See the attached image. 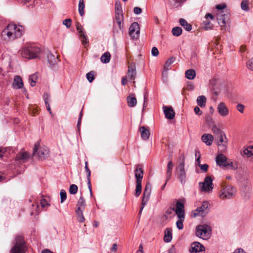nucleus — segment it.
I'll list each match as a JSON object with an SVG mask.
<instances>
[{
	"instance_id": "obj_62",
	"label": "nucleus",
	"mask_w": 253,
	"mask_h": 253,
	"mask_svg": "<svg viewBox=\"0 0 253 253\" xmlns=\"http://www.w3.org/2000/svg\"><path fill=\"white\" fill-rule=\"evenodd\" d=\"M133 12L135 14L138 15L142 13V9L139 7H135L133 9Z\"/></svg>"
},
{
	"instance_id": "obj_35",
	"label": "nucleus",
	"mask_w": 253,
	"mask_h": 253,
	"mask_svg": "<svg viewBox=\"0 0 253 253\" xmlns=\"http://www.w3.org/2000/svg\"><path fill=\"white\" fill-rule=\"evenodd\" d=\"M110 53L109 52H106L101 56L100 60L103 63H108L110 60Z\"/></svg>"
},
{
	"instance_id": "obj_42",
	"label": "nucleus",
	"mask_w": 253,
	"mask_h": 253,
	"mask_svg": "<svg viewBox=\"0 0 253 253\" xmlns=\"http://www.w3.org/2000/svg\"><path fill=\"white\" fill-rule=\"evenodd\" d=\"M171 32L173 36L178 37L182 34V30L179 27H175L172 28Z\"/></svg>"
},
{
	"instance_id": "obj_8",
	"label": "nucleus",
	"mask_w": 253,
	"mask_h": 253,
	"mask_svg": "<svg viewBox=\"0 0 253 253\" xmlns=\"http://www.w3.org/2000/svg\"><path fill=\"white\" fill-rule=\"evenodd\" d=\"M184 202L183 199L177 201L175 207H173L171 210L175 211L177 217L185 218Z\"/></svg>"
},
{
	"instance_id": "obj_61",
	"label": "nucleus",
	"mask_w": 253,
	"mask_h": 253,
	"mask_svg": "<svg viewBox=\"0 0 253 253\" xmlns=\"http://www.w3.org/2000/svg\"><path fill=\"white\" fill-rule=\"evenodd\" d=\"M236 108L238 111L240 113H243L244 112L245 106L243 104L240 103L238 104Z\"/></svg>"
},
{
	"instance_id": "obj_37",
	"label": "nucleus",
	"mask_w": 253,
	"mask_h": 253,
	"mask_svg": "<svg viewBox=\"0 0 253 253\" xmlns=\"http://www.w3.org/2000/svg\"><path fill=\"white\" fill-rule=\"evenodd\" d=\"M116 20L120 30H122L123 26H122V22L124 21L123 14H119L116 15Z\"/></svg>"
},
{
	"instance_id": "obj_51",
	"label": "nucleus",
	"mask_w": 253,
	"mask_h": 253,
	"mask_svg": "<svg viewBox=\"0 0 253 253\" xmlns=\"http://www.w3.org/2000/svg\"><path fill=\"white\" fill-rule=\"evenodd\" d=\"M86 79L89 83H91L94 80V73L93 72H90L86 75Z\"/></svg>"
},
{
	"instance_id": "obj_43",
	"label": "nucleus",
	"mask_w": 253,
	"mask_h": 253,
	"mask_svg": "<svg viewBox=\"0 0 253 253\" xmlns=\"http://www.w3.org/2000/svg\"><path fill=\"white\" fill-rule=\"evenodd\" d=\"M142 182H136L135 194V195L136 197H138L142 191Z\"/></svg>"
},
{
	"instance_id": "obj_26",
	"label": "nucleus",
	"mask_w": 253,
	"mask_h": 253,
	"mask_svg": "<svg viewBox=\"0 0 253 253\" xmlns=\"http://www.w3.org/2000/svg\"><path fill=\"white\" fill-rule=\"evenodd\" d=\"M172 239V230L170 228H167L165 231L164 240L166 243H169Z\"/></svg>"
},
{
	"instance_id": "obj_21",
	"label": "nucleus",
	"mask_w": 253,
	"mask_h": 253,
	"mask_svg": "<svg viewBox=\"0 0 253 253\" xmlns=\"http://www.w3.org/2000/svg\"><path fill=\"white\" fill-rule=\"evenodd\" d=\"M164 113L166 118L171 120L174 118L175 113L170 106H164Z\"/></svg>"
},
{
	"instance_id": "obj_48",
	"label": "nucleus",
	"mask_w": 253,
	"mask_h": 253,
	"mask_svg": "<svg viewBox=\"0 0 253 253\" xmlns=\"http://www.w3.org/2000/svg\"><path fill=\"white\" fill-rule=\"evenodd\" d=\"M249 1L247 0H243L241 3V7L242 10L244 11H248L249 7H248Z\"/></svg>"
},
{
	"instance_id": "obj_32",
	"label": "nucleus",
	"mask_w": 253,
	"mask_h": 253,
	"mask_svg": "<svg viewBox=\"0 0 253 253\" xmlns=\"http://www.w3.org/2000/svg\"><path fill=\"white\" fill-rule=\"evenodd\" d=\"M180 25L182 26L186 31H190L192 29L191 25L183 18H180L179 20Z\"/></svg>"
},
{
	"instance_id": "obj_18",
	"label": "nucleus",
	"mask_w": 253,
	"mask_h": 253,
	"mask_svg": "<svg viewBox=\"0 0 253 253\" xmlns=\"http://www.w3.org/2000/svg\"><path fill=\"white\" fill-rule=\"evenodd\" d=\"M217 110L222 117H225L229 114V110L223 102H220L217 106Z\"/></svg>"
},
{
	"instance_id": "obj_41",
	"label": "nucleus",
	"mask_w": 253,
	"mask_h": 253,
	"mask_svg": "<svg viewBox=\"0 0 253 253\" xmlns=\"http://www.w3.org/2000/svg\"><path fill=\"white\" fill-rule=\"evenodd\" d=\"M84 210H76V212L77 215V219L80 222H83L85 220V218L83 215Z\"/></svg>"
},
{
	"instance_id": "obj_19",
	"label": "nucleus",
	"mask_w": 253,
	"mask_h": 253,
	"mask_svg": "<svg viewBox=\"0 0 253 253\" xmlns=\"http://www.w3.org/2000/svg\"><path fill=\"white\" fill-rule=\"evenodd\" d=\"M186 0H168V4L172 9H178Z\"/></svg>"
},
{
	"instance_id": "obj_58",
	"label": "nucleus",
	"mask_w": 253,
	"mask_h": 253,
	"mask_svg": "<svg viewBox=\"0 0 253 253\" xmlns=\"http://www.w3.org/2000/svg\"><path fill=\"white\" fill-rule=\"evenodd\" d=\"M199 167L203 172H207L209 168V165L206 164L203 165L201 164Z\"/></svg>"
},
{
	"instance_id": "obj_54",
	"label": "nucleus",
	"mask_w": 253,
	"mask_h": 253,
	"mask_svg": "<svg viewBox=\"0 0 253 253\" xmlns=\"http://www.w3.org/2000/svg\"><path fill=\"white\" fill-rule=\"evenodd\" d=\"M72 20L71 19H66L63 21V24L66 26L67 28H69L71 26Z\"/></svg>"
},
{
	"instance_id": "obj_12",
	"label": "nucleus",
	"mask_w": 253,
	"mask_h": 253,
	"mask_svg": "<svg viewBox=\"0 0 253 253\" xmlns=\"http://www.w3.org/2000/svg\"><path fill=\"white\" fill-rule=\"evenodd\" d=\"M140 33L139 25L137 22L132 23L129 28V34L133 39H137Z\"/></svg>"
},
{
	"instance_id": "obj_16",
	"label": "nucleus",
	"mask_w": 253,
	"mask_h": 253,
	"mask_svg": "<svg viewBox=\"0 0 253 253\" xmlns=\"http://www.w3.org/2000/svg\"><path fill=\"white\" fill-rule=\"evenodd\" d=\"M12 86L15 89L23 88L24 91H26V89L23 87L24 84L22 79L19 76L14 77Z\"/></svg>"
},
{
	"instance_id": "obj_34",
	"label": "nucleus",
	"mask_w": 253,
	"mask_h": 253,
	"mask_svg": "<svg viewBox=\"0 0 253 253\" xmlns=\"http://www.w3.org/2000/svg\"><path fill=\"white\" fill-rule=\"evenodd\" d=\"M38 77L37 74H34L30 75L29 77V82L31 86H34L38 81Z\"/></svg>"
},
{
	"instance_id": "obj_13",
	"label": "nucleus",
	"mask_w": 253,
	"mask_h": 253,
	"mask_svg": "<svg viewBox=\"0 0 253 253\" xmlns=\"http://www.w3.org/2000/svg\"><path fill=\"white\" fill-rule=\"evenodd\" d=\"M219 138V141L217 143L218 146L221 152H224L226 150L228 144V140L225 133L223 132L217 136Z\"/></svg>"
},
{
	"instance_id": "obj_55",
	"label": "nucleus",
	"mask_w": 253,
	"mask_h": 253,
	"mask_svg": "<svg viewBox=\"0 0 253 253\" xmlns=\"http://www.w3.org/2000/svg\"><path fill=\"white\" fill-rule=\"evenodd\" d=\"M247 67L250 70L253 71V57L247 62Z\"/></svg>"
},
{
	"instance_id": "obj_50",
	"label": "nucleus",
	"mask_w": 253,
	"mask_h": 253,
	"mask_svg": "<svg viewBox=\"0 0 253 253\" xmlns=\"http://www.w3.org/2000/svg\"><path fill=\"white\" fill-rule=\"evenodd\" d=\"M81 41L83 45H86L88 43V41L87 39V36L85 34H84L80 36Z\"/></svg>"
},
{
	"instance_id": "obj_2",
	"label": "nucleus",
	"mask_w": 253,
	"mask_h": 253,
	"mask_svg": "<svg viewBox=\"0 0 253 253\" xmlns=\"http://www.w3.org/2000/svg\"><path fill=\"white\" fill-rule=\"evenodd\" d=\"M41 49L34 43L26 44L19 50L21 56L28 59L36 58L39 57Z\"/></svg>"
},
{
	"instance_id": "obj_29",
	"label": "nucleus",
	"mask_w": 253,
	"mask_h": 253,
	"mask_svg": "<svg viewBox=\"0 0 253 253\" xmlns=\"http://www.w3.org/2000/svg\"><path fill=\"white\" fill-rule=\"evenodd\" d=\"M173 167V164L172 161H169L167 165V170L166 172V178L167 180H169L171 177Z\"/></svg>"
},
{
	"instance_id": "obj_57",
	"label": "nucleus",
	"mask_w": 253,
	"mask_h": 253,
	"mask_svg": "<svg viewBox=\"0 0 253 253\" xmlns=\"http://www.w3.org/2000/svg\"><path fill=\"white\" fill-rule=\"evenodd\" d=\"M115 11H119L120 10L122 9L121 2L119 0L115 2Z\"/></svg>"
},
{
	"instance_id": "obj_22",
	"label": "nucleus",
	"mask_w": 253,
	"mask_h": 253,
	"mask_svg": "<svg viewBox=\"0 0 253 253\" xmlns=\"http://www.w3.org/2000/svg\"><path fill=\"white\" fill-rule=\"evenodd\" d=\"M202 141L208 146H211L213 140V137L211 134L205 133L201 137Z\"/></svg>"
},
{
	"instance_id": "obj_24",
	"label": "nucleus",
	"mask_w": 253,
	"mask_h": 253,
	"mask_svg": "<svg viewBox=\"0 0 253 253\" xmlns=\"http://www.w3.org/2000/svg\"><path fill=\"white\" fill-rule=\"evenodd\" d=\"M135 177L136 182H142L143 176V170L142 168L138 166L135 170Z\"/></svg>"
},
{
	"instance_id": "obj_60",
	"label": "nucleus",
	"mask_w": 253,
	"mask_h": 253,
	"mask_svg": "<svg viewBox=\"0 0 253 253\" xmlns=\"http://www.w3.org/2000/svg\"><path fill=\"white\" fill-rule=\"evenodd\" d=\"M85 171L87 174V177H90L91 172L87 165V162H85Z\"/></svg>"
},
{
	"instance_id": "obj_23",
	"label": "nucleus",
	"mask_w": 253,
	"mask_h": 253,
	"mask_svg": "<svg viewBox=\"0 0 253 253\" xmlns=\"http://www.w3.org/2000/svg\"><path fill=\"white\" fill-rule=\"evenodd\" d=\"M29 156V154L26 152H20L17 154L15 160L20 162H25L27 161Z\"/></svg>"
},
{
	"instance_id": "obj_28",
	"label": "nucleus",
	"mask_w": 253,
	"mask_h": 253,
	"mask_svg": "<svg viewBox=\"0 0 253 253\" xmlns=\"http://www.w3.org/2000/svg\"><path fill=\"white\" fill-rule=\"evenodd\" d=\"M85 202L84 198L81 196L77 204V209L76 210H84L85 207Z\"/></svg>"
},
{
	"instance_id": "obj_17",
	"label": "nucleus",
	"mask_w": 253,
	"mask_h": 253,
	"mask_svg": "<svg viewBox=\"0 0 253 253\" xmlns=\"http://www.w3.org/2000/svg\"><path fill=\"white\" fill-rule=\"evenodd\" d=\"M205 18L206 20L203 21V23L204 24L203 28L206 30L212 29L213 27V24L211 23V21L209 20V19L213 20L214 19V16L211 13H207L205 15Z\"/></svg>"
},
{
	"instance_id": "obj_31",
	"label": "nucleus",
	"mask_w": 253,
	"mask_h": 253,
	"mask_svg": "<svg viewBox=\"0 0 253 253\" xmlns=\"http://www.w3.org/2000/svg\"><path fill=\"white\" fill-rule=\"evenodd\" d=\"M136 73L135 68L134 67L132 66L128 67L127 76L130 80H133L134 79Z\"/></svg>"
},
{
	"instance_id": "obj_14",
	"label": "nucleus",
	"mask_w": 253,
	"mask_h": 253,
	"mask_svg": "<svg viewBox=\"0 0 253 253\" xmlns=\"http://www.w3.org/2000/svg\"><path fill=\"white\" fill-rule=\"evenodd\" d=\"M205 250V247L200 243L195 242L191 244L189 251L191 253H197Z\"/></svg>"
},
{
	"instance_id": "obj_15",
	"label": "nucleus",
	"mask_w": 253,
	"mask_h": 253,
	"mask_svg": "<svg viewBox=\"0 0 253 253\" xmlns=\"http://www.w3.org/2000/svg\"><path fill=\"white\" fill-rule=\"evenodd\" d=\"M217 19L218 24L222 27L225 26L226 21L229 19V15L227 12L222 11L217 13Z\"/></svg>"
},
{
	"instance_id": "obj_52",
	"label": "nucleus",
	"mask_w": 253,
	"mask_h": 253,
	"mask_svg": "<svg viewBox=\"0 0 253 253\" xmlns=\"http://www.w3.org/2000/svg\"><path fill=\"white\" fill-rule=\"evenodd\" d=\"M227 166H229L232 169L235 170L238 168V166L236 164H234L232 162H228L225 163V168Z\"/></svg>"
},
{
	"instance_id": "obj_47",
	"label": "nucleus",
	"mask_w": 253,
	"mask_h": 253,
	"mask_svg": "<svg viewBox=\"0 0 253 253\" xmlns=\"http://www.w3.org/2000/svg\"><path fill=\"white\" fill-rule=\"evenodd\" d=\"M78 186L75 184H72L69 188V192L71 194L74 195L77 193L78 191Z\"/></svg>"
},
{
	"instance_id": "obj_36",
	"label": "nucleus",
	"mask_w": 253,
	"mask_h": 253,
	"mask_svg": "<svg viewBox=\"0 0 253 253\" xmlns=\"http://www.w3.org/2000/svg\"><path fill=\"white\" fill-rule=\"evenodd\" d=\"M206 97L204 95L199 96L197 97V102L200 107H204L206 102Z\"/></svg>"
},
{
	"instance_id": "obj_63",
	"label": "nucleus",
	"mask_w": 253,
	"mask_h": 253,
	"mask_svg": "<svg viewBox=\"0 0 253 253\" xmlns=\"http://www.w3.org/2000/svg\"><path fill=\"white\" fill-rule=\"evenodd\" d=\"M90 177H87V185H88V189L89 190L90 194L92 196V190H91V182H90Z\"/></svg>"
},
{
	"instance_id": "obj_39",
	"label": "nucleus",
	"mask_w": 253,
	"mask_h": 253,
	"mask_svg": "<svg viewBox=\"0 0 253 253\" xmlns=\"http://www.w3.org/2000/svg\"><path fill=\"white\" fill-rule=\"evenodd\" d=\"M175 58L173 56L170 57L168 59V60L166 62L164 68L167 69V70H170V66L171 64L175 61Z\"/></svg>"
},
{
	"instance_id": "obj_1",
	"label": "nucleus",
	"mask_w": 253,
	"mask_h": 253,
	"mask_svg": "<svg viewBox=\"0 0 253 253\" xmlns=\"http://www.w3.org/2000/svg\"><path fill=\"white\" fill-rule=\"evenodd\" d=\"M24 32V28L21 25L9 23L2 30L1 35L5 41H11L21 37Z\"/></svg>"
},
{
	"instance_id": "obj_6",
	"label": "nucleus",
	"mask_w": 253,
	"mask_h": 253,
	"mask_svg": "<svg viewBox=\"0 0 253 253\" xmlns=\"http://www.w3.org/2000/svg\"><path fill=\"white\" fill-rule=\"evenodd\" d=\"M176 174L182 184L186 181V171L185 170V159L183 157L181 161L178 164L176 168Z\"/></svg>"
},
{
	"instance_id": "obj_40",
	"label": "nucleus",
	"mask_w": 253,
	"mask_h": 253,
	"mask_svg": "<svg viewBox=\"0 0 253 253\" xmlns=\"http://www.w3.org/2000/svg\"><path fill=\"white\" fill-rule=\"evenodd\" d=\"M85 5L84 3V0H80L79 2V12L81 16H83L84 14V9Z\"/></svg>"
},
{
	"instance_id": "obj_3",
	"label": "nucleus",
	"mask_w": 253,
	"mask_h": 253,
	"mask_svg": "<svg viewBox=\"0 0 253 253\" xmlns=\"http://www.w3.org/2000/svg\"><path fill=\"white\" fill-rule=\"evenodd\" d=\"M196 235L203 240H208L211 235V225L207 223L197 225L196 227Z\"/></svg>"
},
{
	"instance_id": "obj_25",
	"label": "nucleus",
	"mask_w": 253,
	"mask_h": 253,
	"mask_svg": "<svg viewBox=\"0 0 253 253\" xmlns=\"http://www.w3.org/2000/svg\"><path fill=\"white\" fill-rule=\"evenodd\" d=\"M140 131L142 138L144 140H147L150 135L149 130L146 128L145 126H141L140 128Z\"/></svg>"
},
{
	"instance_id": "obj_38",
	"label": "nucleus",
	"mask_w": 253,
	"mask_h": 253,
	"mask_svg": "<svg viewBox=\"0 0 253 253\" xmlns=\"http://www.w3.org/2000/svg\"><path fill=\"white\" fill-rule=\"evenodd\" d=\"M241 154L243 156H246L247 158H249L253 156V151L247 147L243 150Z\"/></svg>"
},
{
	"instance_id": "obj_10",
	"label": "nucleus",
	"mask_w": 253,
	"mask_h": 253,
	"mask_svg": "<svg viewBox=\"0 0 253 253\" xmlns=\"http://www.w3.org/2000/svg\"><path fill=\"white\" fill-rule=\"evenodd\" d=\"M200 189L202 192H210L213 189L212 179L210 176H207L204 182L199 183Z\"/></svg>"
},
{
	"instance_id": "obj_4",
	"label": "nucleus",
	"mask_w": 253,
	"mask_h": 253,
	"mask_svg": "<svg viewBox=\"0 0 253 253\" xmlns=\"http://www.w3.org/2000/svg\"><path fill=\"white\" fill-rule=\"evenodd\" d=\"M236 192V188L234 186L229 185L220 190L219 196L222 200L230 199L234 197Z\"/></svg>"
},
{
	"instance_id": "obj_49",
	"label": "nucleus",
	"mask_w": 253,
	"mask_h": 253,
	"mask_svg": "<svg viewBox=\"0 0 253 253\" xmlns=\"http://www.w3.org/2000/svg\"><path fill=\"white\" fill-rule=\"evenodd\" d=\"M61 203H63L66 199L67 195L65 190L61 189L60 192Z\"/></svg>"
},
{
	"instance_id": "obj_53",
	"label": "nucleus",
	"mask_w": 253,
	"mask_h": 253,
	"mask_svg": "<svg viewBox=\"0 0 253 253\" xmlns=\"http://www.w3.org/2000/svg\"><path fill=\"white\" fill-rule=\"evenodd\" d=\"M40 204H41V207L42 208H46L50 206V204L44 199H42L41 200Z\"/></svg>"
},
{
	"instance_id": "obj_44",
	"label": "nucleus",
	"mask_w": 253,
	"mask_h": 253,
	"mask_svg": "<svg viewBox=\"0 0 253 253\" xmlns=\"http://www.w3.org/2000/svg\"><path fill=\"white\" fill-rule=\"evenodd\" d=\"M211 130L213 134L216 136H218L221 134H222L224 132L217 127L216 126H213L211 128Z\"/></svg>"
},
{
	"instance_id": "obj_56",
	"label": "nucleus",
	"mask_w": 253,
	"mask_h": 253,
	"mask_svg": "<svg viewBox=\"0 0 253 253\" xmlns=\"http://www.w3.org/2000/svg\"><path fill=\"white\" fill-rule=\"evenodd\" d=\"M226 5L225 4H218L216 6V8L219 10L218 13H221L224 11L223 10L225 8Z\"/></svg>"
},
{
	"instance_id": "obj_64",
	"label": "nucleus",
	"mask_w": 253,
	"mask_h": 253,
	"mask_svg": "<svg viewBox=\"0 0 253 253\" xmlns=\"http://www.w3.org/2000/svg\"><path fill=\"white\" fill-rule=\"evenodd\" d=\"M191 61L195 64L197 62V55L195 53H193L191 55Z\"/></svg>"
},
{
	"instance_id": "obj_27",
	"label": "nucleus",
	"mask_w": 253,
	"mask_h": 253,
	"mask_svg": "<svg viewBox=\"0 0 253 253\" xmlns=\"http://www.w3.org/2000/svg\"><path fill=\"white\" fill-rule=\"evenodd\" d=\"M47 61L49 64L51 66H54L57 62L58 58L49 52L47 55Z\"/></svg>"
},
{
	"instance_id": "obj_11",
	"label": "nucleus",
	"mask_w": 253,
	"mask_h": 253,
	"mask_svg": "<svg viewBox=\"0 0 253 253\" xmlns=\"http://www.w3.org/2000/svg\"><path fill=\"white\" fill-rule=\"evenodd\" d=\"M151 192V185L149 184L146 185L145 189L143 194L142 203H141V207L140 209V211L139 213H140L144 208V206L146 205L148 202Z\"/></svg>"
},
{
	"instance_id": "obj_9",
	"label": "nucleus",
	"mask_w": 253,
	"mask_h": 253,
	"mask_svg": "<svg viewBox=\"0 0 253 253\" xmlns=\"http://www.w3.org/2000/svg\"><path fill=\"white\" fill-rule=\"evenodd\" d=\"M39 146L40 144L39 143L35 144L33 154L35 155L36 153H37L39 158L41 160H43L48 157L49 150L45 146L40 148Z\"/></svg>"
},
{
	"instance_id": "obj_20",
	"label": "nucleus",
	"mask_w": 253,
	"mask_h": 253,
	"mask_svg": "<svg viewBox=\"0 0 253 253\" xmlns=\"http://www.w3.org/2000/svg\"><path fill=\"white\" fill-rule=\"evenodd\" d=\"M227 157L222 154H218L215 158L216 163L220 167L225 168Z\"/></svg>"
},
{
	"instance_id": "obj_46",
	"label": "nucleus",
	"mask_w": 253,
	"mask_h": 253,
	"mask_svg": "<svg viewBox=\"0 0 253 253\" xmlns=\"http://www.w3.org/2000/svg\"><path fill=\"white\" fill-rule=\"evenodd\" d=\"M178 219L176 221V227L179 230H181L183 228V221L184 220V218H182L180 217H178Z\"/></svg>"
},
{
	"instance_id": "obj_33",
	"label": "nucleus",
	"mask_w": 253,
	"mask_h": 253,
	"mask_svg": "<svg viewBox=\"0 0 253 253\" xmlns=\"http://www.w3.org/2000/svg\"><path fill=\"white\" fill-rule=\"evenodd\" d=\"M185 77L189 80H193L196 77V72L193 69H189L185 72Z\"/></svg>"
},
{
	"instance_id": "obj_30",
	"label": "nucleus",
	"mask_w": 253,
	"mask_h": 253,
	"mask_svg": "<svg viewBox=\"0 0 253 253\" xmlns=\"http://www.w3.org/2000/svg\"><path fill=\"white\" fill-rule=\"evenodd\" d=\"M127 101L129 107H134L136 105L137 100L133 94H131L127 97Z\"/></svg>"
},
{
	"instance_id": "obj_45",
	"label": "nucleus",
	"mask_w": 253,
	"mask_h": 253,
	"mask_svg": "<svg viewBox=\"0 0 253 253\" xmlns=\"http://www.w3.org/2000/svg\"><path fill=\"white\" fill-rule=\"evenodd\" d=\"M76 27L77 30L79 33V36L85 34V32L84 31L83 28L80 23L77 22L76 24Z\"/></svg>"
},
{
	"instance_id": "obj_59",
	"label": "nucleus",
	"mask_w": 253,
	"mask_h": 253,
	"mask_svg": "<svg viewBox=\"0 0 253 253\" xmlns=\"http://www.w3.org/2000/svg\"><path fill=\"white\" fill-rule=\"evenodd\" d=\"M159 51L157 47H153L151 50V54L153 56H157L159 55Z\"/></svg>"
},
{
	"instance_id": "obj_5",
	"label": "nucleus",
	"mask_w": 253,
	"mask_h": 253,
	"mask_svg": "<svg viewBox=\"0 0 253 253\" xmlns=\"http://www.w3.org/2000/svg\"><path fill=\"white\" fill-rule=\"evenodd\" d=\"M26 251L27 248L23 237L20 236H16L15 244L11 249V253H25Z\"/></svg>"
},
{
	"instance_id": "obj_7",
	"label": "nucleus",
	"mask_w": 253,
	"mask_h": 253,
	"mask_svg": "<svg viewBox=\"0 0 253 253\" xmlns=\"http://www.w3.org/2000/svg\"><path fill=\"white\" fill-rule=\"evenodd\" d=\"M209 206L210 204L208 202L204 201L200 207L192 211L193 216L194 217L198 216H205L210 211Z\"/></svg>"
}]
</instances>
